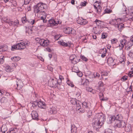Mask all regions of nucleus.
<instances>
[{
    "instance_id": "obj_1",
    "label": "nucleus",
    "mask_w": 133,
    "mask_h": 133,
    "mask_svg": "<svg viewBox=\"0 0 133 133\" xmlns=\"http://www.w3.org/2000/svg\"><path fill=\"white\" fill-rule=\"evenodd\" d=\"M105 115L102 113H97L95 115L93 119L92 125L94 129L97 131L101 128L103 124V122L105 119Z\"/></svg>"
},
{
    "instance_id": "obj_2",
    "label": "nucleus",
    "mask_w": 133,
    "mask_h": 133,
    "mask_svg": "<svg viewBox=\"0 0 133 133\" xmlns=\"http://www.w3.org/2000/svg\"><path fill=\"white\" fill-rule=\"evenodd\" d=\"M30 42L27 40L23 41V42L18 43L15 45H13L12 46L11 50L14 51L15 49L22 50L25 48L26 46L30 45Z\"/></svg>"
},
{
    "instance_id": "obj_3",
    "label": "nucleus",
    "mask_w": 133,
    "mask_h": 133,
    "mask_svg": "<svg viewBox=\"0 0 133 133\" xmlns=\"http://www.w3.org/2000/svg\"><path fill=\"white\" fill-rule=\"evenodd\" d=\"M46 8V5L42 3H38L34 6V11L35 13H39L41 12L42 10Z\"/></svg>"
},
{
    "instance_id": "obj_4",
    "label": "nucleus",
    "mask_w": 133,
    "mask_h": 133,
    "mask_svg": "<svg viewBox=\"0 0 133 133\" xmlns=\"http://www.w3.org/2000/svg\"><path fill=\"white\" fill-rule=\"evenodd\" d=\"M123 118V116L121 114H118L116 116H111L109 117V120L108 121V123L111 124L114 122L116 121L122 120Z\"/></svg>"
},
{
    "instance_id": "obj_5",
    "label": "nucleus",
    "mask_w": 133,
    "mask_h": 133,
    "mask_svg": "<svg viewBox=\"0 0 133 133\" xmlns=\"http://www.w3.org/2000/svg\"><path fill=\"white\" fill-rule=\"evenodd\" d=\"M36 41L40 44L41 45L45 47L47 46L49 44V41L47 40H45L43 39H41L38 38H36Z\"/></svg>"
},
{
    "instance_id": "obj_6",
    "label": "nucleus",
    "mask_w": 133,
    "mask_h": 133,
    "mask_svg": "<svg viewBox=\"0 0 133 133\" xmlns=\"http://www.w3.org/2000/svg\"><path fill=\"white\" fill-rule=\"evenodd\" d=\"M57 81L56 80H54L53 78H51L48 81V85L52 87H57L59 88L58 84H57Z\"/></svg>"
},
{
    "instance_id": "obj_7",
    "label": "nucleus",
    "mask_w": 133,
    "mask_h": 133,
    "mask_svg": "<svg viewBox=\"0 0 133 133\" xmlns=\"http://www.w3.org/2000/svg\"><path fill=\"white\" fill-rule=\"evenodd\" d=\"M6 22L8 23L10 26H17L19 24L18 20H17L13 21H12L11 19H9V20H7L6 21Z\"/></svg>"
},
{
    "instance_id": "obj_8",
    "label": "nucleus",
    "mask_w": 133,
    "mask_h": 133,
    "mask_svg": "<svg viewBox=\"0 0 133 133\" xmlns=\"http://www.w3.org/2000/svg\"><path fill=\"white\" fill-rule=\"evenodd\" d=\"M59 21L56 22L54 19H50L48 21L49 24H48V26L52 27L55 25H57L59 23Z\"/></svg>"
},
{
    "instance_id": "obj_9",
    "label": "nucleus",
    "mask_w": 133,
    "mask_h": 133,
    "mask_svg": "<svg viewBox=\"0 0 133 133\" xmlns=\"http://www.w3.org/2000/svg\"><path fill=\"white\" fill-rule=\"evenodd\" d=\"M31 115L33 119L37 120L38 119V115L37 112L33 111L32 112Z\"/></svg>"
},
{
    "instance_id": "obj_10",
    "label": "nucleus",
    "mask_w": 133,
    "mask_h": 133,
    "mask_svg": "<svg viewBox=\"0 0 133 133\" xmlns=\"http://www.w3.org/2000/svg\"><path fill=\"white\" fill-rule=\"evenodd\" d=\"M115 26L116 28H117L118 30L121 31L122 28H123L124 24H119L117 23H115Z\"/></svg>"
},
{
    "instance_id": "obj_11",
    "label": "nucleus",
    "mask_w": 133,
    "mask_h": 133,
    "mask_svg": "<svg viewBox=\"0 0 133 133\" xmlns=\"http://www.w3.org/2000/svg\"><path fill=\"white\" fill-rule=\"evenodd\" d=\"M69 58L71 61H72V62L74 64H76L78 62V60L76 61V59H77V58L74 55H72Z\"/></svg>"
},
{
    "instance_id": "obj_12",
    "label": "nucleus",
    "mask_w": 133,
    "mask_h": 133,
    "mask_svg": "<svg viewBox=\"0 0 133 133\" xmlns=\"http://www.w3.org/2000/svg\"><path fill=\"white\" fill-rule=\"evenodd\" d=\"M38 106L41 108L44 109L45 107V103L42 101L37 102Z\"/></svg>"
},
{
    "instance_id": "obj_13",
    "label": "nucleus",
    "mask_w": 133,
    "mask_h": 133,
    "mask_svg": "<svg viewBox=\"0 0 133 133\" xmlns=\"http://www.w3.org/2000/svg\"><path fill=\"white\" fill-rule=\"evenodd\" d=\"M77 23L81 25H85L87 23L86 21L85 20L81 18V19H78L76 21Z\"/></svg>"
},
{
    "instance_id": "obj_14",
    "label": "nucleus",
    "mask_w": 133,
    "mask_h": 133,
    "mask_svg": "<svg viewBox=\"0 0 133 133\" xmlns=\"http://www.w3.org/2000/svg\"><path fill=\"white\" fill-rule=\"evenodd\" d=\"M125 126V131L129 132L131 130V128L130 124H126Z\"/></svg>"
},
{
    "instance_id": "obj_15",
    "label": "nucleus",
    "mask_w": 133,
    "mask_h": 133,
    "mask_svg": "<svg viewBox=\"0 0 133 133\" xmlns=\"http://www.w3.org/2000/svg\"><path fill=\"white\" fill-rule=\"evenodd\" d=\"M71 130L72 133H77V128L74 124L71 125Z\"/></svg>"
},
{
    "instance_id": "obj_16",
    "label": "nucleus",
    "mask_w": 133,
    "mask_h": 133,
    "mask_svg": "<svg viewBox=\"0 0 133 133\" xmlns=\"http://www.w3.org/2000/svg\"><path fill=\"white\" fill-rule=\"evenodd\" d=\"M23 83L21 80H19L16 82V85L17 86V89L20 90L22 87Z\"/></svg>"
},
{
    "instance_id": "obj_17",
    "label": "nucleus",
    "mask_w": 133,
    "mask_h": 133,
    "mask_svg": "<svg viewBox=\"0 0 133 133\" xmlns=\"http://www.w3.org/2000/svg\"><path fill=\"white\" fill-rule=\"evenodd\" d=\"M65 32L67 34H70L71 32H75V30L74 29H72L71 28H66L65 29Z\"/></svg>"
},
{
    "instance_id": "obj_18",
    "label": "nucleus",
    "mask_w": 133,
    "mask_h": 133,
    "mask_svg": "<svg viewBox=\"0 0 133 133\" xmlns=\"http://www.w3.org/2000/svg\"><path fill=\"white\" fill-rule=\"evenodd\" d=\"M58 43L64 46H70V45L69 44H68V42H63V41H58Z\"/></svg>"
},
{
    "instance_id": "obj_19",
    "label": "nucleus",
    "mask_w": 133,
    "mask_h": 133,
    "mask_svg": "<svg viewBox=\"0 0 133 133\" xmlns=\"http://www.w3.org/2000/svg\"><path fill=\"white\" fill-rule=\"evenodd\" d=\"M4 68L5 70L8 72H11L12 70L10 66L8 65H5L4 66Z\"/></svg>"
},
{
    "instance_id": "obj_20",
    "label": "nucleus",
    "mask_w": 133,
    "mask_h": 133,
    "mask_svg": "<svg viewBox=\"0 0 133 133\" xmlns=\"http://www.w3.org/2000/svg\"><path fill=\"white\" fill-rule=\"evenodd\" d=\"M17 130L16 129L11 128L9 130L8 132L7 133H17Z\"/></svg>"
},
{
    "instance_id": "obj_21",
    "label": "nucleus",
    "mask_w": 133,
    "mask_h": 133,
    "mask_svg": "<svg viewBox=\"0 0 133 133\" xmlns=\"http://www.w3.org/2000/svg\"><path fill=\"white\" fill-rule=\"evenodd\" d=\"M120 43L121 44V48H120V50H122L124 47V45L125 44L126 42V40L125 39H122L120 41Z\"/></svg>"
},
{
    "instance_id": "obj_22",
    "label": "nucleus",
    "mask_w": 133,
    "mask_h": 133,
    "mask_svg": "<svg viewBox=\"0 0 133 133\" xmlns=\"http://www.w3.org/2000/svg\"><path fill=\"white\" fill-rule=\"evenodd\" d=\"M82 84L84 86L87 85L89 84V81L87 79L83 80H82Z\"/></svg>"
},
{
    "instance_id": "obj_23",
    "label": "nucleus",
    "mask_w": 133,
    "mask_h": 133,
    "mask_svg": "<svg viewBox=\"0 0 133 133\" xmlns=\"http://www.w3.org/2000/svg\"><path fill=\"white\" fill-rule=\"evenodd\" d=\"M20 59V57L18 56L14 57L11 58V59L12 61L16 62L18 61Z\"/></svg>"
},
{
    "instance_id": "obj_24",
    "label": "nucleus",
    "mask_w": 133,
    "mask_h": 133,
    "mask_svg": "<svg viewBox=\"0 0 133 133\" xmlns=\"http://www.w3.org/2000/svg\"><path fill=\"white\" fill-rule=\"evenodd\" d=\"M126 123H125V122L124 121H122V122H121V125L118 124V128H124L125 126V125H126Z\"/></svg>"
},
{
    "instance_id": "obj_25",
    "label": "nucleus",
    "mask_w": 133,
    "mask_h": 133,
    "mask_svg": "<svg viewBox=\"0 0 133 133\" xmlns=\"http://www.w3.org/2000/svg\"><path fill=\"white\" fill-rule=\"evenodd\" d=\"M83 107L84 108L88 110L89 109V106L87 103L85 102H83L82 103Z\"/></svg>"
},
{
    "instance_id": "obj_26",
    "label": "nucleus",
    "mask_w": 133,
    "mask_h": 133,
    "mask_svg": "<svg viewBox=\"0 0 133 133\" xmlns=\"http://www.w3.org/2000/svg\"><path fill=\"white\" fill-rule=\"evenodd\" d=\"M107 51L106 49H102V52H103L104 53H103L101 55V57L102 58H104L106 56V54L107 53Z\"/></svg>"
},
{
    "instance_id": "obj_27",
    "label": "nucleus",
    "mask_w": 133,
    "mask_h": 133,
    "mask_svg": "<svg viewBox=\"0 0 133 133\" xmlns=\"http://www.w3.org/2000/svg\"><path fill=\"white\" fill-rule=\"evenodd\" d=\"M108 63H110V64L113 65L114 62V60L113 59V58L112 57L109 58H108L107 60Z\"/></svg>"
},
{
    "instance_id": "obj_28",
    "label": "nucleus",
    "mask_w": 133,
    "mask_h": 133,
    "mask_svg": "<svg viewBox=\"0 0 133 133\" xmlns=\"http://www.w3.org/2000/svg\"><path fill=\"white\" fill-rule=\"evenodd\" d=\"M94 22H95L96 24L98 25L102 24V23H103V22L97 19H96L94 21Z\"/></svg>"
},
{
    "instance_id": "obj_29",
    "label": "nucleus",
    "mask_w": 133,
    "mask_h": 133,
    "mask_svg": "<svg viewBox=\"0 0 133 133\" xmlns=\"http://www.w3.org/2000/svg\"><path fill=\"white\" fill-rule=\"evenodd\" d=\"M4 57L3 56H0V64L4 62Z\"/></svg>"
},
{
    "instance_id": "obj_30",
    "label": "nucleus",
    "mask_w": 133,
    "mask_h": 133,
    "mask_svg": "<svg viewBox=\"0 0 133 133\" xmlns=\"http://www.w3.org/2000/svg\"><path fill=\"white\" fill-rule=\"evenodd\" d=\"M79 71L78 68L76 66H74L72 69V71L76 72Z\"/></svg>"
},
{
    "instance_id": "obj_31",
    "label": "nucleus",
    "mask_w": 133,
    "mask_h": 133,
    "mask_svg": "<svg viewBox=\"0 0 133 133\" xmlns=\"http://www.w3.org/2000/svg\"><path fill=\"white\" fill-rule=\"evenodd\" d=\"M122 120L120 121H116L115 122V125H116V127H118V124L121 125V122H122Z\"/></svg>"
},
{
    "instance_id": "obj_32",
    "label": "nucleus",
    "mask_w": 133,
    "mask_h": 133,
    "mask_svg": "<svg viewBox=\"0 0 133 133\" xmlns=\"http://www.w3.org/2000/svg\"><path fill=\"white\" fill-rule=\"evenodd\" d=\"M38 106V103L37 101H34L32 104V107L34 108H36L37 106Z\"/></svg>"
},
{
    "instance_id": "obj_33",
    "label": "nucleus",
    "mask_w": 133,
    "mask_h": 133,
    "mask_svg": "<svg viewBox=\"0 0 133 133\" xmlns=\"http://www.w3.org/2000/svg\"><path fill=\"white\" fill-rule=\"evenodd\" d=\"M105 133H112V130L109 129H106L105 130Z\"/></svg>"
},
{
    "instance_id": "obj_34",
    "label": "nucleus",
    "mask_w": 133,
    "mask_h": 133,
    "mask_svg": "<svg viewBox=\"0 0 133 133\" xmlns=\"http://www.w3.org/2000/svg\"><path fill=\"white\" fill-rule=\"evenodd\" d=\"M57 111L56 110L55 108L51 109L50 112L51 114H55L56 113Z\"/></svg>"
},
{
    "instance_id": "obj_35",
    "label": "nucleus",
    "mask_w": 133,
    "mask_h": 133,
    "mask_svg": "<svg viewBox=\"0 0 133 133\" xmlns=\"http://www.w3.org/2000/svg\"><path fill=\"white\" fill-rule=\"evenodd\" d=\"M0 101L2 103H5L7 102V99L5 97H3L1 98Z\"/></svg>"
},
{
    "instance_id": "obj_36",
    "label": "nucleus",
    "mask_w": 133,
    "mask_h": 133,
    "mask_svg": "<svg viewBox=\"0 0 133 133\" xmlns=\"http://www.w3.org/2000/svg\"><path fill=\"white\" fill-rule=\"evenodd\" d=\"M3 128L4 129V130L3 131L5 133V131H6L7 130V128L6 126L5 125L2 126V127L1 128V130L2 131V130H3Z\"/></svg>"
},
{
    "instance_id": "obj_37",
    "label": "nucleus",
    "mask_w": 133,
    "mask_h": 133,
    "mask_svg": "<svg viewBox=\"0 0 133 133\" xmlns=\"http://www.w3.org/2000/svg\"><path fill=\"white\" fill-rule=\"evenodd\" d=\"M39 13L40 14L41 16H42L44 17L45 16V17H46V14L44 11H42L41 12H39Z\"/></svg>"
},
{
    "instance_id": "obj_38",
    "label": "nucleus",
    "mask_w": 133,
    "mask_h": 133,
    "mask_svg": "<svg viewBox=\"0 0 133 133\" xmlns=\"http://www.w3.org/2000/svg\"><path fill=\"white\" fill-rule=\"evenodd\" d=\"M22 22L23 23H25L28 21V20L26 19V17H23L22 19Z\"/></svg>"
},
{
    "instance_id": "obj_39",
    "label": "nucleus",
    "mask_w": 133,
    "mask_h": 133,
    "mask_svg": "<svg viewBox=\"0 0 133 133\" xmlns=\"http://www.w3.org/2000/svg\"><path fill=\"white\" fill-rule=\"evenodd\" d=\"M35 22V20L33 19H30L28 20V21L27 22L30 23L31 24H33Z\"/></svg>"
},
{
    "instance_id": "obj_40",
    "label": "nucleus",
    "mask_w": 133,
    "mask_h": 133,
    "mask_svg": "<svg viewBox=\"0 0 133 133\" xmlns=\"http://www.w3.org/2000/svg\"><path fill=\"white\" fill-rule=\"evenodd\" d=\"M92 115V112L91 111H89L87 114V117L88 118L91 117Z\"/></svg>"
},
{
    "instance_id": "obj_41",
    "label": "nucleus",
    "mask_w": 133,
    "mask_h": 133,
    "mask_svg": "<svg viewBox=\"0 0 133 133\" xmlns=\"http://www.w3.org/2000/svg\"><path fill=\"white\" fill-rule=\"evenodd\" d=\"M4 49V46H0V52L5 51H6V50Z\"/></svg>"
},
{
    "instance_id": "obj_42",
    "label": "nucleus",
    "mask_w": 133,
    "mask_h": 133,
    "mask_svg": "<svg viewBox=\"0 0 133 133\" xmlns=\"http://www.w3.org/2000/svg\"><path fill=\"white\" fill-rule=\"evenodd\" d=\"M104 14L105 13L109 14L111 12V11L110 10H108V9H105L104 11Z\"/></svg>"
},
{
    "instance_id": "obj_43",
    "label": "nucleus",
    "mask_w": 133,
    "mask_h": 133,
    "mask_svg": "<svg viewBox=\"0 0 133 133\" xmlns=\"http://www.w3.org/2000/svg\"><path fill=\"white\" fill-rule=\"evenodd\" d=\"M76 73H77V75L79 77H81L83 75L82 73L80 71H78Z\"/></svg>"
},
{
    "instance_id": "obj_44",
    "label": "nucleus",
    "mask_w": 133,
    "mask_h": 133,
    "mask_svg": "<svg viewBox=\"0 0 133 133\" xmlns=\"http://www.w3.org/2000/svg\"><path fill=\"white\" fill-rule=\"evenodd\" d=\"M107 36V34L105 33H103L102 35V37L103 39L105 38Z\"/></svg>"
},
{
    "instance_id": "obj_45",
    "label": "nucleus",
    "mask_w": 133,
    "mask_h": 133,
    "mask_svg": "<svg viewBox=\"0 0 133 133\" xmlns=\"http://www.w3.org/2000/svg\"><path fill=\"white\" fill-rule=\"evenodd\" d=\"M112 44L115 43L117 42V39L114 38L111 40Z\"/></svg>"
},
{
    "instance_id": "obj_46",
    "label": "nucleus",
    "mask_w": 133,
    "mask_h": 133,
    "mask_svg": "<svg viewBox=\"0 0 133 133\" xmlns=\"http://www.w3.org/2000/svg\"><path fill=\"white\" fill-rule=\"evenodd\" d=\"M70 102L71 103L73 104H75L77 103L76 101L74 99H71L70 100Z\"/></svg>"
},
{
    "instance_id": "obj_47",
    "label": "nucleus",
    "mask_w": 133,
    "mask_h": 133,
    "mask_svg": "<svg viewBox=\"0 0 133 133\" xmlns=\"http://www.w3.org/2000/svg\"><path fill=\"white\" fill-rule=\"evenodd\" d=\"M87 2L84 1L83 2H81V5L83 6H85L86 5V4H87Z\"/></svg>"
},
{
    "instance_id": "obj_48",
    "label": "nucleus",
    "mask_w": 133,
    "mask_h": 133,
    "mask_svg": "<svg viewBox=\"0 0 133 133\" xmlns=\"http://www.w3.org/2000/svg\"><path fill=\"white\" fill-rule=\"evenodd\" d=\"M67 84L69 85L72 87H74V85L72 84V83H70L69 81H67Z\"/></svg>"
},
{
    "instance_id": "obj_49",
    "label": "nucleus",
    "mask_w": 133,
    "mask_h": 133,
    "mask_svg": "<svg viewBox=\"0 0 133 133\" xmlns=\"http://www.w3.org/2000/svg\"><path fill=\"white\" fill-rule=\"evenodd\" d=\"M128 76L130 77L133 76V71H131L129 72L128 74Z\"/></svg>"
},
{
    "instance_id": "obj_50",
    "label": "nucleus",
    "mask_w": 133,
    "mask_h": 133,
    "mask_svg": "<svg viewBox=\"0 0 133 133\" xmlns=\"http://www.w3.org/2000/svg\"><path fill=\"white\" fill-rule=\"evenodd\" d=\"M81 58L83 60L85 61H87L88 60V59L84 56H82L81 57Z\"/></svg>"
},
{
    "instance_id": "obj_51",
    "label": "nucleus",
    "mask_w": 133,
    "mask_h": 133,
    "mask_svg": "<svg viewBox=\"0 0 133 133\" xmlns=\"http://www.w3.org/2000/svg\"><path fill=\"white\" fill-rule=\"evenodd\" d=\"M102 75L107 76L108 75V73L106 71H103L102 72Z\"/></svg>"
},
{
    "instance_id": "obj_52",
    "label": "nucleus",
    "mask_w": 133,
    "mask_h": 133,
    "mask_svg": "<svg viewBox=\"0 0 133 133\" xmlns=\"http://www.w3.org/2000/svg\"><path fill=\"white\" fill-rule=\"evenodd\" d=\"M86 90L89 92H91L93 89L89 87H87L86 88Z\"/></svg>"
},
{
    "instance_id": "obj_53",
    "label": "nucleus",
    "mask_w": 133,
    "mask_h": 133,
    "mask_svg": "<svg viewBox=\"0 0 133 133\" xmlns=\"http://www.w3.org/2000/svg\"><path fill=\"white\" fill-rule=\"evenodd\" d=\"M99 98L100 99L101 98H102L103 97H104L103 94L102 92H99Z\"/></svg>"
},
{
    "instance_id": "obj_54",
    "label": "nucleus",
    "mask_w": 133,
    "mask_h": 133,
    "mask_svg": "<svg viewBox=\"0 0 133 133\" xmlns=\"http://www.w3.org/2000/svg\"><path fill=\"white\" fill-rule=\"evenodd\" d=\"M99 86V87L103 86V83L102 81H99L98 83Z\"/></svg>"
},
{
    "instance_id": "obj_55",
    "label": "nucleus",
    "mask_w": 133,
    "mask_h": 133,
    "mask_svg": "<svg viewBox=\"0 0 133 133\" xmlns=\"http://www.w3.org/2000/svg\"><path fill=\"white\" fill-rule=\"evenodd\" d=\"M128 77L127 76H123L122 77V78L125 81L127 79Z\"/></svg>"
},
{
    "instance_id": "obj_56",
    "label": "nucleus",
    "mask_w": 133,
    "mask_h": 133,
    "mask_svg": "<svg viewBox=\"0 0 133 133\" xmlns=\"http://www.w3.org/2000/svg\"><path fill=\"white\" fill-rule=\"evenodd\" d=\"M12 66L13 67H14L15 68L17 65V64L16 63H12Z\"/></svg>"
},
{
    "instance_id": "obj_57",
    "label": "nucleus",
    "mask_w": 133,
    "mask_h": 133,
    "mask_svg": "<svg viewBox=\"0 0 133 133\" xmlns=\"http://www.w3.org/2000/svg\"><path fill=\"white\" fill-rule=\"evenodd\" d=\"M100 99L101 101H105L107 100L108 99L107 98H104L103 97L102 98H101Z\"/></svg>"
},
{
    "instance_id": "obj_58",
    "label": "nucleus",
    "mask_w": 133,
    "mask_h": 133,
    "mask_svg": "<svg viewBox=\"0 0 133 133\" xmlns=\"http://www.w3.org/2000/svg\"><path fill=\"white\" fill-rule=\"evenodd\" d=\"M101 9H100L97 10L96 11L98 14H100L101 13Z\"/></svg>"
},
{
    "instance_id": "obj_59",
    "label": "nucleus",
    "mask_w": 133,
    "mask_h": 133,
    "mask_svg": "<svg viewBox=\"0 0 133 133\" xmlns=\"http://www.w3.org/2000/svg\"><path fill=\"white\" fill-rule=\"evenodd\" d=\"M40 17H41V18H40L42 20H43L44 19H45L46 18V17H45V16H44H44H41Z\"/></svg>"
},
{
    "instance_id": "obj_60",
    "label": "nucleus",
    "mask_w": 133,
    "mask_h": 133,
    "mask_svg": "<svg viewBox=\"0 0 133 133\" xmlns=\"http://www.w3.org/2000/svg\"><path fill=\"white\" fill-rule=\"evenodd\" d=\"M48 68L49 69V70L51 71H52L53 70V68L51 66L48 67Z\"/></svg>"
},
{
    "instance_id": "obj_61",
    "label": "nucleus",
    "mask_w": 133,
    "mask_h": 133,
    "mask_svg": "<svg viewBox=\"0 0 133 133\" xmlns=\"http://www.w3.org/2000/svg\"><path fill=\"white\" fill-rule=\"evenodd\" d=\"M96 5L98 6V7H97V9L96 10H98V9H102V8L101 7V6H100L99 5V4H98V5Z\"/></svg>"
},
{
    "instance_id": "obj_62",
    "label": "nucleus",
    "mask_w": 133,
    "mask_h": 133,
    "mask_svg": "<svg viewBox=\"0 0 133 133\" xmlns=\"http://www.w3.org/2000/svg\"><path fill=\"white\" fill-rule=\"evenodd\" d=\"M29 1H28V0H25L24 1V4H26L29 3Z\"/></svg>"
},
{
    "instance_id": "obj_63",
    "label": "nucleus",
    "mask_w": 133,
    "mask_h": 133,
    "mask_svg": "<svg viewBox=\"0 0 133 133\" xmlns=\"http://www.w3.org/2000/svg\"><path fill=\"white\" fill-rule=\"evenodd\" d=\"M131 46H128V45H127L126 47H127V50H129V49H130V47Z\"/></svg>"
},
{
    "instance_id": "obj_64",
    "label": "nucleus",
    "mask_w": 133,
    "mask_h": 133,
    "mask_svg": "<svg viewBox=\"0 0 133 133\" xmlns=\"http://www.w3.org/2000/svg\"><path fill=\"white\" fill-rule=\"evenodd\" d=\"M92 37L93 39H95L96 38V36L95 35H92Z\"/></svg>"
}]
</instances>
